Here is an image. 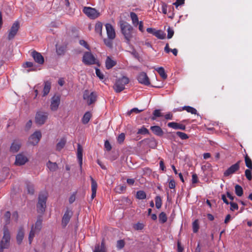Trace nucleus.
Listing matches in <instances>:
<instances>
[{"label":"nucleus","mask_w":252,"mask_h":252,"mask_svg":"<svg viewBox=\"0 0 252 252\" xmlns=\"http://www.w3.org/2000/svg\"><path fill=\"white\" fill-rule=\"evenodd\" d=\"M120 27L121 32L124 36L126 43L129 44L133 37V27L125 21H120Z\"/></svg>","instance_id":"obj_1"},{"label":"nucleus","mask_w":252,"mask_h":252,"mask_svg":"<svg viewBox=\"0 0 252 252\" xmlns=\"http://www.w3.org/2000/svg\"><path fill=\"white\" fill-rule=\"evenodd\" d=\"M10 234L8 228L4 226L3 227V235L0 242V252H3V250L7 249L9 246Z\"/></svg>","instance_id":"obj_2"},{"label":"nucleus","mask_w":252,"mask_h":252,"mask_svg":"<svg viewBox=\"0 0 252 252\" xmlns=\"http://www.w3.org/2000/svg\"><path fill=\"white\" fill-rule=\"evenodd\" d=\"M47 197V193L46 192H41L39 194L38 201L36 205L37 211L39 213L43 214L45 212Z\"/></svg>","instance_id":"obj_3"},{"label":"nucleus","mask_w":252,"mask_h":252,"mask_svg":"<svg viewBox=\"0 0 252 252\" xmlns=\"http://www.w3.org/2000/svg\"><path fill=\"white\" fill-rule=\"evenodd\" d=\"M129 82L128 78L123 76L116 80L113 88L116 93H120L125 89V86Z\"/></svg>","instance_id":"obj_4"},{"label":"nucleus","mask_w":252,"mask_h":252,"mask_svg":"<svg viewBox=\"0 0 252 252\" xmlns=\"http://www.w3.org/2000/svg\"><path fill=\"white\" fill-rule=\"evenodd\" d=\"M42 220L40 218H38L37 220L35 225L32 226L29 236L30 244L32 243V242L35 236V234L40 231L42 228Z\"/></svg>","instance_id":"obj_5"},{"label":"nucleus","mask_w":252,"mask_h":252,"mask_svg":"<svg viewBox=\"0 0 252 252\" xmlns=\"http://www.w3.org/2000/svg\"><path fill=\"white\" fill-rule=\"evenodd\" d=\"M97 95L95 92L89 93L88 90H85L83 94V98L86 100L89 105L94 103L96 100Z\"/></svg>","instance_id":"obj_6"},{"label":"nucleus","mask_w":252,"mask_h":252,"mask_svg":"<svg viewBox=\"0 0 252 252\" xmlns=\"http://www.w3.org/2000/svg\"><path fill=\"white\" fill-rule=\"evenodd\" d=\"M83 12L90 18L94 19L99 16V12L95 8L91 7H84Z\"/></svg>","instance_id":"obj_7"},{"label":"nucleus","mask_w":252,"mask_h":252,"mask_svg":"<svg viewBox=\"0 0 252 252\" xmlns=\"http://www.w3.org/2000/svg\"><path fill=\"white\" fill-rule=\"evenodd\" d=\"M48 117V114L47 112L38 111L36 113L35 121L36 124L39 125H43L47 120Z\"/></svg>","instance_id":"obj_8"},{"label":"nucleus","mask_w":252,"mask_h":252,"mask_svg":"<svg viewBox=\"0 0 252 252\" xmlns=\"http://www.w3.org/2000/svg\"><path fill=\"white\" fill-rule=\"evenodd\" d=\"M20 28V23L18 21L14 22L11 26L10 29L8 32L7 38L10 40L14 38L15 36L17 34L19 29Z\"/></svg>","instance_id":"obj_9"},{"label":"nucleus","mask_w":252,"mask_h":252,"mask_svg":"<svg viewBox=\"0 0 252 252\" xmlns=\"http://www.w3.org/2000/svg\"><path fill=\"white\" fill-rule=\"evenodd\" d=\"M241 161H238L236 163L232 165L223 173V175L225 177H228L238 171L240 169V164Z\"/></svg>","instance_id":"obj_10"},{"label":"nucleus","mask_w":252,"mask_h":252,"mask_svg":"<svg viewBox=\"0 0 252 252\" xmlns=\"http://www.w3.org/2000/svg\"><path fill=\"white\" fill-rule=\"evenodd\" d=\"M82 62L86 65L94 64L95 62V59L91 53L86 52L83 55Z\"/></svg>","instance_id":"obj_11"},{"label":"nucleus","mask_w":252,"mask_h":252,"mask_svg":"<svg viewBox=\"0 0 252 252\" xmlns=\"http://www.w3.org/2000/svg\"><path fill=\"white\" fill-rule=\"evenodd\" d=\"M41 136V133L40 131H36L30 137L29 143L32 145H36L40 141Z\"/></svg>","instance_id":"obj_12"},{"label":"nucleus","mask_w":252,"mask_h":252,"mask_svg":"<svg viewBox=\"0 0 252 252\" xmlns=\"http://www.w3.org/2000/svg\"><path fill=\"white\" fill-rule=\"evenodd\" d=\"M61 96L59 95H54L51 98L50 109L53 111H55L58 109L60 104Z\"/></svg>","instance_id":"obj_13"},{"label":"nucleus","mask_w":252,"mask_h":252,"mask_svg":"<svg viewBox=\"0 0 252 252\" xmlns=\"http://www.w3.org/2000/svg\"><path fill=\"white\" fill-rule=\"evenodd\" d=\"M138 82L145 86H149L150 84V79L145 72H140L137 77Z\"/></svg>","instance_id":"obj_14"},{"label":"nucleus","mask_w":252,"mask_h":252,"mask_svg":"<svg viewBox=\"0 0 252 252\" xmlns=\"http://www.w3.org/2000/svg\"><path fill=\"white\" fill-rule=\"evenodd\" d=\"M31 56L34 61L39 64H42L44 62L43 56L39 52L34 50L31 53Z\"/></svg>","instance_id":"obj_15"},{"label":"nucleus","mask_w":252,"mask_h":252,"mask_svg":"<svg viewBox=\"0 0 252 252\" xmlns=\"http://www.w3.org/2000/svg\"><path fill=\"white\" fill-rule=\"evenodd\" d=\"M107 34L110 39H114L116 37L115 30L111 24L107 23L105 25Z\"/></svg>","instance_id":"obj_16"},{"label":"nucleus","mask_w":252,"mask_h":252,"mask_svg":"<svg viewBox=\"0 0 252 252\" xmlns=\"http://www.w3.org/2000/svg\"><path fill=\"white\" fill-rule=\"evenodd\" d=\"M28 161V158L23 154H19L16 156L15 164L16 165H22Z\"/></svg>","instance_id":"obj_17"},{"label":"nucleus","mask_w":252,"mask_h":252,"mask_svg":"<svg viewBox=\"0 0 252 252\" xmlns=\"http://www.w3.org/2000/svg\"><path fill=\"white\" fill-rule=\"evenodd\" d=\"M72 212L69 210H66L62 219V223L63 227H65L68 223L71 216Z\"/></svg>","instance_id":"obj_18"},{"label":"nucleus","mask_w":252,"mask_h":252,"mask_svg":"<svg viewBox=\"0 0 252 252\" xmlns=\"http://www.w3.org/2000/svg\"><path fill=\"white\" fill-rule=\"evenodd\" d=\"M83 148L81 145L78 144L77 145V156L81 170H82L83 164Z\"/></svg>","instance_id":"obj_19"},{"label":"nucleus","mask_w":252,"mask_h":252,"mask_svg":"<svg viewBox=\"0 0 252 252\" xmlns=\"http://www.w3.org/2000/svg\"><path fill=\"white\" fill-rule=\"evenodd\" d=\"M167 126L168 127L172 128L174 129H181L184 130L186 128L185 125L173 122L168 123L167 124Z\"/></svg>","instance_id":"obj_20"},{"label":"nucleus","mask_w":252,"mask_h":252,"mask_svg":"<svg viewBox=\"0 0 252 252\" xmlns=\"http://www.w3.org/2000/svg\"><path fill=\"white\" fill-rule=\"evenodd\" d=\"M21 143L19 140H14L10 147V151L13 153L17 152L21 147Z\"/></svg>","instance_id":"obj_21"},{"label":"nucleus","mask_w":252,"mask_h":252,"mask_svg":"<svg viewBox=\"0 0 252 252\" xmlns=\"http://www.w3.org/2000/svg\"><path fill=\"white\" fill-rule=\"evenodd\" d=\"M151 130L153 133L158 136H162L163 134V131L161 127L158 126H151Z\"/></svg>","instance_id":"obj_22"},{"label":"nucleus","mask_w":252,"mask_h":252,"mask_svg":"<svg viewBox=\"0 0 252 252\" xmlns=\"http://www.w3.org/2000/svg\"><path fill=\"white\" fill-rule=\"evenodd\" d=\"M116 62L108 56L105 61V66L107 69L112 68L116 65Z\"/></svg>","instance_id":"obj_23"},{"label":"nucleus","mask_w":252,"mask_h":252,"mask_svg":"<svg viewBox=\"0 0 252 252\" xmlns=\"http://www.w3.org/2000/svg\"><path fill=\"white\" fill-rule=\"evenodd\" d=\"M24 237V231L23 227H20L18 230L17 236H16V239L17 242L18 244H20Z\"/></svg>","instance_id":"obj_24"},{"label":"nucleus","mask_w":252,"mask_h":252,"mask_svg":"<svg viewBox=\"0 0 252 252\" xmlns=\"http://www.w3.org/2000/svg\"><path fill=\"white\" fill-rule=\"evenodd\" d=\"M51 84L49 81L44 82V88L43 90V96L47 95L50 92L51 89Z\"/></svg>","instance_id":"obj_25"},{"label":"nucleus","mask_w":252,"mask_h":252,"mask_svg":"<svg viewBox=\"0 0 252 252\" xmlns=\"http://www.w3.org/2000/svg\"><path fill=\"white\" fill-rule=\"evenodd\" d=\"M130 17L133 26L135 27L137 26L139 22L138 21V18L137 14L133 12H131L130 13Z\"/></svg>","instance_id":"obj_26"},{"label":"nucleus","mask_w":252,"mask_h":252,"mask_svg":"<svg viewBox=\"0 0 252 252\" xmlns=\"http://www.w3.org/2000/svg\"><path fill=\"white\" fill-rule=\"evenodd\" d=\"M92 117V114L90 112H87L84 115L82 119V122L84 124H87L90 121Z\"/></svg>","instance_id":"obj_27"},{"label":"nucleus","mask_w":252,"mask_h":252,"mask_svg":"<svg viewBox=\"0 0 252 252\" xmlns=\"http://www.w3.org/2000/svg\"><path fill=\"white\" fill-rule=\"evenodd\" d=\"M158 72L160 77L164 80L166 79L167 77V75L165 72V70L163 67H157L155 69Z\"/></svg>","instance_id":"obj_28"},{"label":"nucleus","mask_w":252,"mask_h":252,"mask_svg":"<svg viewBox=\"0 0 252 252\" xmlns=\"http://www.w3.org/2000/svg\"><path fill=\"white\" fill-rule=\"evenodd\" d=\"M182 110H186L192 114H196L197 113V110L194 108L189 106H185L180 109L179 111H181Z\"/></svg>","instance_id":"obj_29"},{"label":"nucleus","mask_w":252,"mask_h":252,"mask_svg":"<svg viewBox=\"0 0 252 252\" xmlns=\"http://www.w3.org/2000/svg\"><path fill=\"white\" fill-rule=\"evenodd\" d=\"M66 142L65 138H62L60 141L57 144L56 149L58 151H61L65 146Z\"/></svg>","instance_id":"obj_30"},{"label":"nucleus","mask_w":252,"mask_h":252,"mask_svg":"<svg viewBox=\"0 0 252 252\" xmlns=\"http://www.w3.org/2000/svg\"><path fill=\"white\" fill-rule=\"evenodd\" d=\"M66 51V46H58L56 45V53L59 55H63Z\"/></svg>","instance_id":"obj_31"},{"label":"nucleus","mask_w":252,"mask_h":252,"mask_svg":"<svg viewBox=\"0 0 252 252\" xmlns=\"http://www.w3.org/2000/svg\"><path fill=\"white\" fill-rule=\"evenodd\" d=\"M47 166L50 170L52 171H56L58 168V165L56 162H52L49 161L47 163Z\"/></svg>","instance_id":"obj_32"},{"label":"nucleus","mask_w":252,"mask_h":252,"mask_svg":"<svg viewBox=\"0 0 252 252\" xmlns=\"http://www.w3.org/2000/svg\"><path fill=\"white\" fill-rule=\"evenodd\" d=\"M245 161L246 166L252 171V161L248 155L245 156Z\"/></svg>","instance_id":"obj_33"},{"label":"nucleus","mask_w":252,"mask_h":252,"mask_svg":"<svg viewBox=\"0 0 252 252\" xmlns=\"http://www.w3.org/2000/svg\"><path fill=\"white\" fill-rule=\"evenodd\" d=\"M235 192L238 196H241L243 194V189L242 187L239 185L235 186Z\"/></svg>","instance_id":"obj_34"},{"label":"nucleus","mask_w":252,"mask_h":252,"mask_svg":"<svg viewBox=\"0 0 252 252\" xmlns=\"http://www.w3.org/2000/svg\"><path fill=\"white\" fill-rule=\"evenodd\" d=\"M154 35L159 39H163L165 37V33L160 30L156 31Z\"/></svg>","instance_id":"obj_35"},{"label":"nucleus","mask_w":252,"mask_h":252,"mask_svg":"<svg viewBox=\"0 0 252 252\" xmlns=\"http://www.w3.org/2000/svg\"><path fill=\"white\" fill-rule=\"evenodd\" d=\"M146 193L143 190H139L136 192V197L138 199H144L146 198Z\"/></svg>","instance_id":"obj_36"},{"label":"nucleus","mask_w":252,"mask_h":252,"mask_svg":"<svg viewBox=\"0 0 252 252\" xmlns=\"http://www.w3.org/2000/svg\"><path fill=\"white\" fill-rule=\"evenodd\" d=\"M158 218H159V222L160 223H165V222H166L167 220V218L166 215L163 212H161L159 214V216H158Z\"/></svg>","instance_id":"obj_37"},{"label":"nucleus","mask_w":252,"mask_h":252,"mask_svg":"<svg viewBox=\"0 0 252 252\" xmlns=\"http://www.w3.org/2000/svg\"><path fill=\"white\" fill-rule=\"evenodd\" d=\"M162 116L161 113L160 112V110L156 109L154 110L153 113V116L151 118L152 120H156L157 117H160Z\"/></svg>","instance_id":"obj_38"},{"label":"nucleus","mask_w":252,"mask_h":252,"mask_svg":"<svg viewBox=\"0 0 252 252\" xmlns=\"http://www.w3.org/2000/svg\"><path fill=\"white\" fill-rule=\"evenodd\" d=\"M91 181V189L92 191H96L97 188V184L96 182L93 179L92 176H90Z\"/></svg>","instance_id":"obj_39"},{"label":"nucleus","mask_w":252,"mask_h":252,"mask_svg":"<svg viewBox=\"0 0 252 252\" xmlns=\"http://www.w3.org/2000/svg\"><path fill=\"white\" fill-rule=\"evenodd\" d=\"M102 24L100 22H98L95 26V31L96 32L98 33L100 35H102Z\"/></svg>","instance_id":"obj_40"},{"label":"nucleus","mask_w":252,"mask_h":252,"mask_svg":"<svg viewBox=\"0 0 252 252\" xmlns=\"http://www.w3.org/2000/svg\"><path fill=\"white\" fill-rule=\"evenodd\" d=\"M199 229V225L198 220H195L192 222V230L194 233H197Z\"/></svg>","instance_id":"obj_41"},{"label":"nucleus","mask_w":252,"mask_h":252,"mask_svg":"<svg viewBox=\"0 0 252 252\" xmlns=\"http://www.w3.org/2000/svg\"><path fill=\"white\" fill-rule=\"evenodd\" d=\"M156 207L157 209L161 208L162 205V200L159 196H157L155 197Z\"/></svg>","instance_id":"obj_42"},{"label":"nucleus","mask_w":252,"mask_h":252,"mask_svg":"<svg viewBox=\"0 0 252 252\" xmlns=\"http://www.w3.org/2000/svg\"><path fill=\"white\" fill-rule=\"evenodd\" d=\"M176 135L179 136L182 140H186L189 137L186 133L181 131L176 132Z\"/></svg>","instance_id":"obj_43"},{"label":"nucleus","mask_w":252,"mask_h":252,"mask_svg":"<svg viewBox=\"0 0 252 252\" xmlns=\"http://www.w3.org/2000/svg\"><path fill=\"white\" fill-rule=\"evenodd\" d=\"M27 189L28 192L31 194H33L34 193V187L33 185L30 183H27Z\"/></svg>","instance_id":"obj_44"},{"label":"nucleus","mask_w":252,"mask_h":252,"mask_svg":"<svg viewBox=\"0 0 252 252\" xmlns=\"http://www.w3.org/2000/svg\"><path fill=\"white\" fill-rule=\"evenodd\" d=\"M252 170L250 169L249 168L246 169L245 171V176L249 181H251L252 179Z\"/></svg>","instance_id":"obj_45"},{"label":"nucleus","mask_w":252,"mask_h":252,"mask_svg":"<svg viewBox=\"0 0 252 252\" xmlns=\"http://www.w3.org/2000/svg\"><path fill=\"white\" fill-rule=\"evenodd\" d=\"M137 133L145 135V134H148L149 133V131L148 129H147L144 126H143L141 128L138 129Z\"/></svg>","instance_id":"obj_46"},{"label":"nucleus","mask_w":252,"mask_h":252,"mask_svg":"<svg viewBox=\"0 0 252 252\" xmlns=\"http://www.w3.org/2000/svg\"><path fill=\"white\" fill-rule=\"evenodd\" d=\"M144 225L142 223L137 222L133 225V228L136 230H141L143 229Z\"/></svg>","instance_id":"obj_47"},{"label":"nucleus","mask_w":252,"mask_h":252,"mask_svg":"<svg viewBox=\"0 0 252 252\" xmlns=\"http://www.w3.org/2000/svg\"><path fill=\"white\" fill-rule=\"evenodd\" d=\"M125 245V243L123 240H118L117 242V248L118 249L121 250L124 247Z\"/></svg>","instance_id":"obj_48"},{"label":"nucleus","mask_w":252,"mask_h":252,"mask_svg":"<svg viewBox=\"0 0 252 252\" xmlns=\"http://www.w3.org/2000/svg\"><path fill=\"white\" fill-rule=\"evenodd\" d=\"M229 204L230 205V210L233 211L234 210H237L238 209V205L236 203L233 202H229Z\"/></svg>","instance_id":"obj_49"},{"label":"nucleus","mask_w":252,"mask_h":252,"mask_svg":"<svg viewBox=\"0 0 252 252\" xmlns=\"http://www.w3.org/2000/svg\"><path fill=\"white\" fill-rule=\"evenodd\" d=\"M174 33V30L172 29V28L169 27L167 29V38H171L173 36Z\"/></svg>","instance_id":"obj_50"},{"label":"nucleus","mask_w":252,"mask_h":252,"mask_svg":"<svg viewBox=\"0 0 252 252\" xmlns=\"http://www.w3.org/2000/svg\"><path fill=\"white\" fill-rule=\"evenodd\" d=\"M125 139V134L124 133H122L119 135L117 138V141L119 143H122Z\"/></svg>","instance_id":"obj_51"},{"label":"nucleus","mask_w":252,"mask_h":252,"mask_svg":"<svg viewBox=\"0 0 252 252\" xmlns=\"http://www.w3.org/2000/svg\"><path fill=\"white\" fill-rule=\"evenodd\" d=\"M95 73L96 76L101 80L104 78V75L98 68L95 69Z\"/></svg>","instance_id":"obj_52"},{"label":"nucleus","mask_w":252,"mask_h":252,"mask_svg":"<svg viewBox=\"0 0 252 252\" xmlns=\"http://www.w3.org/2000/svg\"><path fill=\"white\" fill-rule=\"evenodd\" d=\"M11 216V214L9 211H7L4 214V218L5 220L6 223L8 224L9 222V220Z\"/></svg>","instance_id":"obj_53"},{"label":"nucleus","mask_w":252,"mask_h":252,"mask_svg":"<svg viewBox=\"0 0 252 252\" xmlns=\"http://www.w3.org/2000/svg\"><path fill=\"white\" fill-rule=\"evenodd\" d=\"M126 189V187L124 186H118L116 187V192L119 193H121L123 190H125Z\"/></svg>","instance_id":"obj_54"},{"label":"nucleus","mask_w":252,"mask_h":252,"mask_svg":"<svg viewBox=\"0 0 252 252\" xmlns=\"http://www.w3.org/2000/svg\"><path fill=\"white\" fill-rule=\"evenodd\" d=\"M93 252H106V251L100 249L99 244H97L94 247V250Z\"/></svg>","instance_id":"obj_55"},{"label":"nucleus","mask_w":252,"mask_h":252,"mask_svg":"<svg viewBox=\"0 0 252 252\" xmlns=\"http://www.w3.org/2000/svg\"><path fill=\"white\" fill-rule=\"evenodd\" d=\"M191 182L192 184H196L199 182L197 175L196 174H192Z\"/></svg>","instance_id":"obj_56"},{"label":"nucleus","mask_w":252,"mask_h":252,"mask_svg":"<svg viewBox=\"0 0 252 252\" xmlns=\"http://www.w3.org/2000/svg\"><path fill=\"white\" fill-rule=\"evenodd\" d=\"M104 147L107 151H109L111 150L112 147L109 142L106 140L104 143Z\"/></svg>","instance_id":"obj_57"},{"label":"nucleus","mask_w":252,"mask_h":252,"mask_svg":"<svg viewBox=\"0 0 252 252\" xmlns=\"http://www.w3.org/2000/svg\"><path fill=\"white\" fill-rule=\"evenodd\" d=\"M185 0H176V1L173 3V4L178 7L179 6L184 4Z\"/></svg>","instance_id":"obj_58"},{"label":"nucleus","mask_w":252,"mask_h":252,"mask_svg":"<svg viewBox=\"0 0 252 252\" xmlns=\"http://www.w3.org/2000/svg\"><path fill=\"white\" fill-rule=\"evenodd\" d=\"M176 187V183L174 179H171L169 182V188L171 189H173Z\"/></svg>","instance_id":"obj_59"},{"label":"nucleus","mask_w":252,"mask_h":252,"mask_svg":"<svg viewBox=\"0 0 252 252\" xmlns=\"http://www.w3.org/2000/svg\"><path fill=\"white\" fill-rule=\"evenodd\" d=\"M79 43L82 46H83L84 47H85L87 49H89V47L88 44H87V42L85 41L84 40H80L79 41Z\"/></svg>","instance_id":"obj_60"},{"label":"nucleus","mask_w":252,"mask_h":252,"mask_svg":"<svg viewBox=\"0 0 252 252\" xmlns=\"http://www.w3.org/2000/svg\"><path fill=\"white\" fill-rule=\"evenodd\" d=\"M162 13L164 14L167 13V5L165 3H163L161 6Z\"/></svg>","instance_id":"obj_61"},{"label":"nucleus","mask_w":252,"mask_h":252,"mask_svg":"<svg viewBox=\"0 0 252 252\" xmlns=\"http://www.w3.org/2000/svg\"><path fill=\"white\" fill-rule=\"evenodd\" d=\"M33 63L31 62H27L24 63L23 66L24 67H31L33 66Z\"/></svg>","instance_id":"obj_62"},{"label":"nucleus","mask_w":252,"mask_h":252,"mask_svg":"<svg viewBox=\"0 0 252 252\" xmlns=\"http://www.w3.org/2000/svg\"><path fill=\"white\" fill-rule=\"evenodd\" d=\"M142 111V110H140L137 108H134L132 109L130 111V112H129L128 113V115H130L131 113H133V112L136 113H139L141 112Z\"/></svg>","instance_id":"obj_63"},{"label":"nucleus","mask_w":252,"mask_h":252,"mask_svg":"<svg viewBox=\"0 0 252 252\" xmlns=\"http://www.w3.org/2000/svg\"><path fill=\"white\" fill-rule=\"evenodd\" d=\"M75 199H76L75 194H72L69 198V203L72 204V203H73L75 201Z\"/></svg>","instance_id":"obj_64"}]
</instances>
